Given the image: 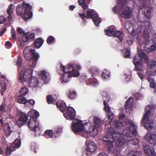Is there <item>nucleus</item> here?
<instances>
[{
    "label": "nucleus",
    "mask_w": 156,
    "mask_h": 156,
    "mask_svg": "<svg viewBox=\"0 0 156 156\" xmlns=\"http://www.w3.org/2000/svg\"><path fill=\"white\" fill-rule=\"evenodd\" d=\"M90 0H79L78 3L79 4L83 9V13H79L78 14L80 17L82 19L83 22L85 23L86 21L85 18L92 19L95 25L98 27L100 23L101 22L100 19L98 17V15L94 13V10L92 9H89L87 11L86 14H85V10L88 9V4Z\"/></svg>",
    "instance_id": "obj_1"
},
{
    "label": "nucleus",
    "mask_w": 156,
    "mask_h": 156,
    "mask_svg": "<svg viewBox=\"0 0 156 156\" xmlns=\"http://www.w3.org/2000/svg\"><path fill=\"white\" fill-rule=\"evenodd\" d=\"M60 69L64 72L61 77L62 82H67L69 78L71 77H77L79 76V70L81 69L80 65L74 62L68 64L65 67L61 64Z\"/></svg>",
    "instance_id": "obj_2"
},
{
    "label": "nucleus",
    "mask_w": 156,
    "mask_h": 156,
    "mask_svg": "<svg viewBox=\"0 0 156 156\" xmlns=\"http://www.w3.org/2000/svg\"><path fill=\"white\" fill-rule=\"evenodd\" d=\"M32 73V69H26L23 72L21 71L19 73L18 78L19 82L27 86H29L34 88L37 87L39 83V80L35 77L31 79Z\"/></svg>",
    "instance_id": "obj_3"
},
{
    "label": "nucleus",
    "mask_w": 156,
    "mask_h": 156,
    "mask_svg": "<svg viewBox=\"0 0 156 156\" xmlns=\"http://www.w3.org/2000/svg\"><path fill=\"white\" fill-rule=\"evenodd\" d=\"M56 105L58 108H59L60 111L64 113V117L68 120H73L75 118L76 112L74 109L71 107H67L63 101L59 100L56 102Z\"/></svg>",
    "instance_id": "obj_4"
},
{
    "label": "nucleus",
    "mask_w": 156,
    "mask_h": 156,
    "mask_svg": "<svg viewBox=\"0 0 156 156\" xmlns=\"http://www.w3.org/2000/svg\"><path fill=\"white\" fill-rule=\"evenodd\" d=\"M23 54L25 58L27 60L32 62L31 66L34 67L40 56L38 53L35 52L34 48H31L30 46L27 47L24 49Z\"/></svg>",
    "instance_id": "obj_5"
},
{
    "label": "nucleus",
    "mask_w": 156,
    "mask_h": 156,
    "mask_svg": "<svg viewBox=\"0 0 156 156\" xmlns=\"http://www.w3.org/2000/svg\"><path fill=\"white\" fill-rule=\"evenodd\" d=\"M94 125H90L88 126L87 133H85L83 135L86 139L90 136H94L96 135L98 133V127L101 124V120L98 117L94 118Z\"/></svg>",
    "instance_id": "obj_6"
},
{
    "label": "nucleus",
    "mask_w": 156,
    "mask_h": 156,
    "mask_svg": "<svg viewBox=\"0 0 156 156\" xmlns=\"http://www.w3.org/2000/svg\"><path fill=\"white\" fill-rule=\"evenodd\" d=\"M71 129L72 130L75 134L83 131H85L87 132V129L85 127L83 122L81 120H79L76 122H73Z\"/></svg>",
    "instance_id": "obj_7"
},
{
    "label": "nucleus",
    "mask_w": 156,
    "mask_h": 156,
    "mask_svg": "<svg viewBox=\"0 0 156 156\" xmlns=\"http://www.w3.org/2000/svg\"><path fill=\"white\" fill-rule=\"evenodd\" d=\"M32 7L29 4L25 3L24 2L21 4H19L16 7V14L18 15L22 16L26 11H30Z\"/></svg>",
    "instance_id": "obj_8"
},
{
    "label": "nucleus",
    "mask_w": 156,
    "mask_h": 156,
    "mask_svg": "<svg viewBox=\"0 0 156 156\" xmlns=\"http://www.w3.org/2000/svg\"><path fill=\"white\" fill-rule=\"evenodd\" d=\"M21 140L20 139L17 138L16 139L12 145H8L7 146L6 154V155H10L11 153L15 150L16 149H18L20 146Z\"/></svg>",
    "instance_id": "obj_9"
},
{
    "label": "nucleus",
    "mask_w": 156,
    "mask_h": 156,
    "mask_svg": "<svg viewBox=\"0 0 156 156\" xmlns=\"http://www.w3.org/2000/svg\"><path fill=\"white\" fill-rule=\"evenodd\" d=\"M29 92L28 89L26 87H23L20 90V95L17 98L18 103H25L26 102V99L25 96Z\"/></svg>",
    "instance_id": "obj_10"
},
{
    "label": "nucleus",
    "mask_w": 156,
    "mask_h": 156,
    "mask_svg": "<svg viewBox=\"0 0 156 156\" xmlns=\"http://www.w3.org/2000/svg\"><path fill=\"white\" fill-rule=\"evenodd\" d=\"M19 115V118L17 121V124L19 126H21L27 123L28 117L27 114L22 112H20Z\"/></svg>",
    "instance_id": "obj_11"
},
{
    "label": "nucleus",
    "mask_w": 156,
    "mask_h": 156,
    "mask_svg": "<svg viewBox=\"0 0 156 156\" xmlns=\"http://www.w3.org/2000/svg\"><path fill=\"white\" fill-rule=\"evenodd\" d=\"M27 125L30 130L36 132V129L39 126L38 122L36 118H30Z\"/></svg>",
    "instance_id": "obj_12"
},
{
    "label": "nucleus",
    "mask_w": 156,
    "mask_h": 156,
    "mask_svg": "<svg viewBox=\"0 0 156 156\" xmlns=\"http://www.w3.org/2000/svg\"><path fill=\"white\" fill-rule=\"evenodd\" d=\"M35 34L28 32L23 35L22 40L24 43H29L34 41L35 39Z\"/></svg>",
    "instance_id": "obj_13"
},
{
    "label": "nucleus",
    "mask_w": 156,
    "mask_h": 156,
    "mask_svg": "<svg viewBox=\"0 0 156 156\" xmlns=\"http://www.w3.org/2000/svg\"><path fill=\"white\" fill-rule=\"evenodd\" d=\"M13 126L11 122H6L5 123L4 128V132L7 136H9L12 132Z\"/></svg>",
    "instance_id": "obj_14"
},
{
    "label": "nucleus",
    "mask_w": 156,
    "mask_h": 156,
    "mask_svg": "<svg viewBox=\"0 0 156 156\" xmlns=\"http://www.w3.org/2000/svg\"><path fill=\"white\" fill-rule=\"evenodd\" d=\"M7 105L5 102H3L0 105V123L2 126H3V113L6 111V108Z\"/></svg>",
    "instance_id": "obj_15"
},
{
    "label": "nucleus",
    "mask_w": 156,
    "mask_h": 156,
    "mask_svg": "<svg viewBox=\"0 0 156 156\" xmlns=\"http://www.w3.org/2000/svg\"><path fill=\"white\" fill-rule=\"evenodd\" d=\"M97 148L95 144L93 142L90 141L89 142V144L87 146V150L88 152H93Z\"/></svg>",
    "instance_id": "obj_16"
},
{
    "label": "nucleus",
    "mask_w": 156,
    "mask_h": 156,
    "mask_svg": "<svg viewBox=\"0 0 156 156\" xmlns=\"http://www.w3.org/2000/svg\"><path fill=\"white\" fill-rule=\"evenodd\" d=\"M14 9V6L13 5L11 4L9 6L8 9H7L6 12L9 15L7 17L8 20L9 21H10L12 18V15L13 13Z\"/></svg>",
    "instance_id": "obj_17"
},
{
    "label": "nucleus",
    "mask_w": 156,
    "mask_h": 156,
    "mask_svg": "<svg viewBox=\"0 0 156 156\" xmlns=\"http://www.w3.org/2000/svg\"><path fill=\"white\" fill-rule=\"evenodd\" d=\"M44 41L41 38H37L34 43V46L36 48H39L42 46Z\"/></svg>",
    "instance_id": "obj_18"
},
{
    "label": "nucleus",
    "mask_w": 156,
    "mask_h": 156,
    "mask_svg": "<svg viewBox=\"0 0 156 156\" xmlns=\"http://www.w3.org/2000/svg\"><path fill=\"white\" fill-rule=\"evenodd\" d=\"M48 73H47L45 71H42L40 72L39 75V77L43 80L45 83H47L48 81Z\"/></svg>",
    "instance_id": "obj_19"
},
{
    "label": "nucleus",
    "mask_w": 156,
    "mask_h": 156,
    "mask_svg": "<svg viewBox=\"0 0 156 156\" xmlns=\"http://www.w3.org/2000/svg\"><path fill=\"white\" fill-rule=\"evenodd\" d=\"M67 94L69 98L72 99H75L77 96L76 92L74 90L70 89L68 90Z\"/></svg>",
    "instance_id": "obj_20"
},
{
    "label": "nucleus",
    "mask_w": 156,
    "mask_h": 156,
    "mask_svg": "<svg viewBox=\"0 0 156 156\" xmlns=\"http://www.w3.org/2000/svg\"><path fill=\"white\" fill-rule=\"evenodd\" d=\"M32 13L29 11H26L21 16L24 20L27 21L30 19L32 17Z\"/></svg>",
    "instance_id": "obj_21"
},
{
    "label": "nucleus",
    "mask_w": 156,
    "mask_h": 156,
    "mask_svg": "<svg viewBox=\"0 0 156 156\" xmlns=\"http://www.w3.org/2000/svg\"><path fill=\"white\" fill-rule=\"evenodd\" d=\"M47 101L49 104H54V102L55 101V100L53 98L52 95L49 94L46 97Z\"/></svg>",
    "instance_id": "obj_22"
},
{
    "label": "nucleus",
    "mask_w": 156,
    "mask_h": 156,
    "mask_svg": "<svg viewBox=\"0 0 156 156\" xmlns=\"http://www.w3.org/2000/svg\"><path fill=\"white\" fill-rule=\"evenodd\" d=\"M54 133L51 130H46L44 133V135L47 138H51L53 136Z\"/></svg>",
    "instance_id": "obj_23"
},
{
    "label": "nucleus",
    "mask_w": 156,
    "mask_h": 156,
    "mask_svg": "<svg viewBox=\"0 0 156 156\" xmlns=\"http://www.w3.org/2000/svg\"><path fill=\"white\" fill-rule=\"evenodd\" d=\"M90 70L93 75H97L99 73V71L98 69L94 67H92Z\"/></svg>",
    "instance_id": "obj_24"
},
{
    "label": "nucleus",
    "mask_w": 156,
    "mask_h": 156,
    "mask_svg": "<svg viewBox=\"0 0 156 156\" xmlns=\"http://www.w3.org/2000/svg\"><path fill=\"white\" fill-rule=\"evenodd\" d=\"M55 40V39L54 37L52 36H49L47 40V42L48 44H50L53 42Z\"/></svg>",
    "instance_id": "obj_25"
},
{
    "label": "nucleus",
    "mask_w": 156,
    "mask_h": 156,
    "mask_svg": "<svg viewBox=\"0 0 156 156\" xmlns=\"http://www.w3.org/2000/svg\"><path fill=\"white\" fill-rule=\"evenodd\" d=\"M2 89H1L0 92L2 95H4V92L6 90L7 84L6 83H3L1 84Z\"/></svg>",
    "instance_id": "obj_26"
},
{
    "label": "nucleus",
    "mask_w": 156,
    "mask_h": 156,
    "mask_svg": "<svg viewBox=\"0 0 156 156\" xmlns=\"http://www.w3.org/2000/svg\"><path fill=\"white\" fill-rule=\"evenodd\" d=\"M23 63V58L20 56L19 55L18 57L16 64L19 67H21Z\"/></svg>",
    "instance_id": "obj_27"
},
{
    "label": "nucleus",
    "mask_w": 156,
    "mask_h": 156,
    "mask_svg": "<svg viewBox=\"0 0 156 156\" xmlns=\"http://www.w3.org/2000/svg\"><path fill=\"white\" fill-rule=\"evenodd\" d=\"M102 77L103 80H105L107 77V71L106 70H103L102 72Z\"/></svg>",
    "instance_id": "obj_28"
},
{
    "label": "nucleus",
    "mask_w": 156,
    "mask_h": 156,
    "mask_svg": "<svg viewBox=\"0 0 156 156\" xmlns=\"http://www.w3.org/2000/svg\"><path fill=\"white\" fill-rule=\"evenodd\" d=\"M11 35L12 40L14 41L16 40V37L15 32L14 30L12 29L11 30Z\"/></svg>",
    "instance_id": "obj_29"
},
{
    "label": "nucleus",
    "mask_w": 156,
    "mask_h": 156,
    "mask_svg": "<svg viewBox=\"0 0 156 156\" xmlns=\"http://www.w3.org/2000/svg\"><path fill=\"white\" fill-rule=\"evenodd\" d=\"M28 103L31 105H34L35 104V101L33 100H27L26 99V102L25 103H21V104H25L26 103Z\"/></svg>",
    "instance_id": "obj_30"
},
{
    "label": "nucleus",
    "mask_w": 156,
    "mask_h": 156,
    "mask_svg": "<svg viewBox=\"0 0 156 156\" xmlns=\"http://www.w3.org/2000/svg\"><path fill=\"white\" fill-rule=\"evenodd\" d=\"M6 20V19L3 16H0V23L2 24L5 23Z\"/></svg>",
    "instance_id": "obj_31"
},
{
    "label": "nucleus",
    "mask_w": 156,
    "mask_h": 156,
    "mask_svg": "<svg viewBox=\"0 0 156 156\" xmlns=\"http://www.w3.org/2000/svg\"><path fill=\"white\" fill-rule=\"evenodd\" d=\"M98 84L99 83L97 80H94L93 79L91 85L93 86H96L98 85Z\"/></svg>",
    "instance_id": "obj_32"
},
{
    "label": "nucleus",
    "mask_w": 156,
    "mask_h": 156,
    "mask_svg": "<svg viewBox=\"0 0 156 156\" xmlns=\"http://www.w3.org/2000/svg\"><path fill=\"white\" fill-rule=\"evenodd\" d=\"M93 79L89 78L86 81V83L87 85H91L92 83Z\"/></svg>",
    "instance_id": "obj_33"
},
{
    "label": "nucleus",
    "mask_w": 156,
    "mask_h": 156,
    "mask_svg": "<svg viewBox=\"0 0 156 156\" xmlns=\"http://www.w3.org/2000/svg\"><path fill=\"white\" fill-rule=\"evenodd\" d=\"M104 105V110L106 112V115H107V102L105 101H104L103 102Z\"/></svg>",
    "instance_id": "obj_34"
},
{
    "label": "nucleus",
    "mask_w": 156,
    "mask_h": 156,
    "mask_svg": "<svg viewBox=\"0 0 156 156\" xmlns=\"http://www.w3.org/2000/svg\"><path fill=\"white\" fill-rule=\"evenodd\" d=\"M18 32L20 34H24L25 32L20 28L19 27L17 28Z\"/></svg>",
    "instance_id": "obj_35"
},
{
    "label": "nucleus",
    "mask_w": 156,
    "mask_h": 156,
    "mask_svg": "<svg viewBox=\"0 0 156 156\" xmlns=\"http://www.w3.org/2000/svg\"><path fill=\"white\" fill-rule=\"evenodd\" d=\"M102 140L106 144V145L107 144V136L106 135L105 136H104Z\"/></svg>",
    "instance_id": "obj_36"
},
{
    "label": "nucleus",
    "mask_w": 156,
    "mask_h": 156,
    "mask_svg": "<svg viewBox=\"0 0 156 156\" xmlns=\"http://www.w3.org/2000/svg\"><path fill=\"white\" fill-rule=\"evenodd\" d=\"M6 28V27L4 28L1 31L0 33V36H2L4 34L5 32Z\"/></svg>",
    "instance_id": "obj_37"
},
{
    "label": "nucleus",
    "mask_w": 156,
    "mask_h": 156,
    "mask_svg": "<svg viewBox=\"0 0 156 156\" xmlns=\"http://www.w3.org/2000/svg\"><path fill=\"white\" fill-rule=\"evenodd\" d=\"M5 45L9 47H11L12 45V44L9 41H7L5 42Z\"/></svg>",
    "instance_id": "obj_38"
},
{
    "label": "nucleus",
    "mask_w": 156,
    "mask_h": 156,
    "mask_svg": "<svg viewBox=\"0 0 156 156\" xmlns=\"http://www.w3.org/2000/svg\"><path fill=\"white\" fill-rule=\"evenodd\" d=\"M98 156H107V154L104 152L100 153Z\"/></svg>",
    "instance_id": "obj_39"
},
{
    "label": "nucleus",
    "mask_w": 156,
    "mask_h": 156,
    "mask_svg": "<svg viewBox=\"0 0 156 156\" xmlns=\"http://www.w3.org/2000/svg\"><path fill=\"white\" fill-rule=\"evenodd\" d=\"M39 116V114L38 112L35 113L34 115V116L30 117V118H34L37 120V118Z\"/></svg>",
    "instance_id": "obj_40"
},
{
    "label": "nucleus",
    "mask_w": 156,
    "mask_h": 156,
    "mask_svg": "<svg viewBox=\"0 0 156 156\" xmlns=\"http://www.w3.org/2000/svg\"><path fill=\"white\" fill-rule=\"evenodd\" d=\"M75 7L76 6L73 5H70L69 6V9L70 11H73Z\"/></svg>",
    "instance_id": "obj_41"
},
{
    "label": "nucleus",
    "mask_w": 156,
    "mask_h": 156,
    "mask_svg": "<svg viewBox=\"0 0 156 156\" xmlns=\"http://www.w3.org/2000/svg\"><path fill=\"white\" fill-rule=\"evenodd\" d=\"M3 154V152L2 151V148L0 147V154Z\"/></svg>",
    "instance_id": "obj_42"
},
{
    "label": "nucleus",
    "mask_w": 156,
    "mask_h": 156,
    "mask_svg": "<svg viewBox=\"0 0 156 156\" xmlns=\"http://www.w3.org/2000/svg\"><path fill=\"white\" fill-rule=\"evenodd\" d=\"M105 32L106 35H107V29L105 30Z\"/></svg>",
    "instance_id": "obj_43"
},
{
    "label": "nucleus",
    "mask_w": 156,
    "mask_h": 156,
    "mask_svg": "<svg viewBox=\"0 0 156 156\" xmlns=\"http://www.w3.org/2000/svg\"><path fill=\"white\" fill-rule=\"evenodd\" d=\"M1 77H2V78H4V77H5L4 76V75H2Z\"/></svg>",
    "instance_id": "obj_44"
},
{
    "label": "nucleus",
    "mask_w": 156,
    "mask_h": 156,
    "mask_svg": "<svg viewBox=\"0 0 156 156\" xmlns=\"http://www.w3.org/2000/svg\"><path fill=\"white\" fill-rule=\"evenodd\" d=\"M34 152H35V153H37V151H36V150H34Z\"/></svg>",
    "instance_id": "obj_45"
},
{
    "label": "nucleus",
    "mask_w": 156,
    "mask_h": 156,
    "mask_svg": "<svg viewBox=\"0 0 156 156\" xmlns=\"http://www.w3.org/2000/svg\"><path fill=\"white\" fill-rule=\"evenodd\" d=\"M88 139H87V140H86V142H87V143L88 142Z\"/></svg>",
    "instance_id": "obj_46"
},
{
    "label": "nucleus",
    "mask_w": 156,
    "mask_h": 156,
    "mask_svg": "<svg viewBox=\"0 0 156 156\" xmlns=\"http://www.w3.org/2000/svg\"><path fill=\"white\" fill-rule=\"evenodd\" d=\"M18 70L19 71V67L18 68Z\"/></svg>",
    "instance_id": "obj_47"
}]
</instances>
